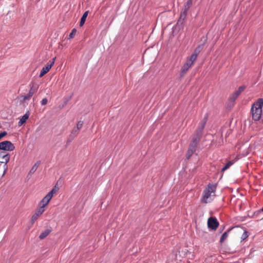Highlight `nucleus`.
<instances>
[{
  "label": "nucleus",
  "mask_w": 263,
  "mask_h": 263,
  "mask_svg": "<svg viewBox=\"0 0 263 263\" xmlns=\"http://www.w3.org/2000/svg\"><path fill=\"white\" fill-rule=\"evenodd\" d=\"M88 13H89V11H86L83 14V15L81 18V20H80V26L82 27L84 24Z\"/></svg>",
  "instance_id": "nucleus-15"
},
{
  "label": "nucleus",
  "mask_w": 263,
  "mask_h": 263,
  "mask_svg": "<svg viewBox=\"0 0 263 263\" xmlns=\"http://www.w3.org/2000/svg\"><path fill=\"white\" fill-rule=\"evenodd\" d=\"M3 153V152H1V153H0V156H3V154H2Z\"/></svg>",
  "instance_id": "nucleus-33"
},
{
  "label": "nucleus",
  "mask_w": 263,
  "mask_h": 263,
  "mask_svg": "<svg viewBox=\"0 0 263 263\" xmlns=\"http://www.w3.org/2000/svg\"><path fill=\"white\" fill-rule=\"evenodd\" d=\"M219 224V222L214 217H211L208 220V228L212 230H216Z\"/></svg>",
  "instance_id": "nucleus-8"
},
{
  "label": "nucleus",
  "mask_w": 263,
  "mask_h": 263,
  "mask_svg": "<svg viewBox=\"0 0 263 263\" xmlns=\"http://www.w3.org/2000/svg\"><path fill=\"white\" fill-rule=\"evenodd\" d=\"M195 61V60H194L193 59L191 58L190 57L187 58L186 62L183 65V66L181 70V71H180V75L181 77H182L185 75V74L187 72L188 70L193 65Z\"/></svg>",
  "instance_id": "nucleus-4"
},
{
  "label": "nucleus",
  "mask_w": 263,
  "mask_h": 263,
  "mask_svg": "<svg viewBox=\"0 0 263 263\" xmlns=\"http://www.w3.org/2000/svg\"><path fill=\"white\" fill-rule=\"evenodd\" d=\"M234 162L230 161H229L221 169L222 172H224L226 170H227L230 166H231L232 164H233Z\"/></svg>",
  "instance_id": "nucleus-22"
},
{
  "label": "nucleus",
  "mask_w": 263,
  "mask_h": 263,
  "mask_svg": "<svg viewBox=\"0 0 263 263\" xmlns=\"http://www.w3.org/2000/svg\"><path fill=\"white\" fill-rule=\"evenodd\" d=\"M263 99H259L252 106V118L255 121L259 120L261 116Z\"/></svg>",
  "instance_id": "nucleus-2"
},
{
  "label": "nucleus",
  "mask_w": 263,
  "mask_h": 263,
  "mask_svg": "<svg viewBox=\"0 0 263 263\" xmlns=\"http://www.w3.org/2000/svg\"><path fill=\"white\" fill-rule=\"evenodd\" d=\"M44 211H45L44 208L41 206V207L40 208L39 210L35 213L36 214L39 215V216H40L44 213Z\"/></svg>",
  "instance_id": "nucleus-25"
},
{
  "label": "nucleus",
  "mask_w": 263,
  "mask_h": 263,
  "mask_svg": "<svg viewBox=\"0 0 263 263\" xmlns=\"http://www.w3.org/2000/svg\"><path fill=\"white\" fill-rule=\"evenodd\" d=\"M58 188L55 186L47 194V195L52 198L53 194L58 191Z\"/></svg>",
  "instance_id": "nucleus-21"
},
{
  "label": "nucleus",
  "mask_w": 263,
  "mask_h": 263,
  "mask_svg": "<svg viewBox=\"0 0 263 263\" xmlns=\"http://www.w3.org/2000/svg\"><path fill=\"white\" fill-rule=\"evenodd\" d=\"M77 33V29L76 28H73L70 33L69 35V39L73 38Z\"/></svg>",
  "instance_id": "nucleus-23"
},
{
  "label": "nucleus",
  "mask_w": 263,
  "mask_h": 263,
  "mask_svg": "<svg viewBox=\"0 0 263 263\" xmlns=\"http://www.w3.org/2000/svg\"><path fill=\"white\" fill-rule=\"evenodd\" d=\"M51 198L48 197L47 195L42 199L40 202L41 206L43 207L46 206L48 203H49V201L51 200Z\"/></svg>",
  "instance_id": "nucleus-14"
},
{
  "label": "nucleus",
  "mask_w": 263,
  "mask_h": 263,
  "mask_svg": "<svg viewBox=\"0 0 263 263\" xmlns=\"http://www.w3.org/2000/svg\"><path fill=\"white\" fill-rule=\"evenodd\" d=\"M10 156L8 154L4 155L3 156H2L3 161H1L0 163H4L5 164H7L10 160Z\"/></svg>",
  "instance_id": "nucleus-17"
},
{
  "label": "nucleus",
  "mask_w": 263,
  "mask_h": 263,
  "mask_svg": "<svg viewBox=\"0 0 263 263\" xmlns=\"http://www.w3.org/2000/svg\"><path fill=\"white\" fill-rule=\"evenodd\" d=\"M35 91L36 89L33 88V85H32L30 87V89L29 91L28 94L32 97L35 92Z\"/></svg>",
  "instance_id": "nucleus-29"
},
{
  "label": "nucleus",
  "mask_w": 263,
  "mask_h": 263,
  "mask_svg": "<svg viewBox=\"0 0 263 263\" xmlns=\"http://www.w3.org/2000/svg\"><path fill=\"white\" fill-rule=\"evenodd\" d=\"M211 193L210 192V191L209 190L205 189L203 191V192L202 194V198H201L202 201L205 203H208V199L211 197Z\"/></svg>",
  "instance_id": "nucleus-11"
},
{
  "label": "nucleus",
  "mask_w": 263,
  "mask_h": 263,
  "mask_svg": "<svg viewBox=\"0 0 263 263\" xmlns=\"http://www.w3.org/2000/svg\"><path fill=\"white\" fill-rule=\"evenodd\" d=\"M205 189L209 190L211 193H214L216 191V185L215 184L209 183Z\"/></svg>",
  "instance_id": "nucleus-18"
},
{
  "label": "nucleus",
  "mask_w": 263,
  "mask_h": 263,
  "mask_svg": "<svg viewBox=\"0 0 263 263\" xmlns=\"http://www.w3.org/2000/svg\"><path fill=\"white\" fill-rule=\"evenodd\" d=\"M14 149L15 146L10 141H4L0 142V150L13 151Z\"/></svg>",
  "instance_id": "nucleus-6"
},
{
  "label": "nucleus",
  "mask_w": 263,
  "mask_h": 263,
  "mask_svg": "<svg viewBox=\"0 0 263 263\" xmlns=\"http://www.w3.org/2000/svg\"><path fill=\"white\" fill-rule=\"evenodd\" d=\"M231 229H229L227 232H225L222 234L219 241L220 243L223 242L227 239L228 236V233L231 231Z\"/></svg>",
  "instance_id": "nucleus-19"
},
{
  "label": "nucleus",
  "mask_w": 263,
  "mask_h": 263,
  "mask_svg": "<svg viewBox=\"0 0 263 263\" xmlns=\"http://www.w3.org/2000/svg\"><path fill=\"white\" fill-rule=\"evenodd\" d=\"M51 232V230L49 229H46L44 232H42L39 236L40 239H43L46 237Z\"/></svg>",
  "instance_id": "nucleus-16"
},
{
  "label": "nucleus",
  "mask_w": 263,
  "mask_h": 263,
  "mask_svg": "<svg viewBox=\"0 0 263 263\" xmlns=\"http://www.w3.org/2000/svg\"><path fill=\"white\" fill-rule=\"evenodd\" d=\"M30 115V112L29 111H27L25 115H24L21 118L20 121L18 122V125L19 126H22L24 123H25L27 120L29 118Z\"/></svg>",
  "instance_id": "nucleus-12"
},
{
  "label": "nucleus",
  "mask_w": 263,
  "mask_h": 263,
  "mask_svg": "<svg viewBox=\"0 0 263 263\" xmlns=\"http://www.w3.org/2000/svg\"><path fill=\"white\" fill-rule=\"evenodd\" d=\"M32 97L28 93L27 95L21 96L19 97L20 102L23 103L27 100H29Z\"/></svg>",
  "instance_id": "nucleus-20"
},
{
  "label": "nucleus",
  "mask_w": 263,
  "mask_h": 263,
  "mask_svg": "<svg viewBox=\"0 0 263 263\" xmlns=\"http://www.w3.org/2000/svg\"><path fill=\"white\" fill-rule=\"evenodd\" d=\"M56 58L54 57L51 60H50L47 64L42 68L41 72L39 75L40 78L43 77L46 73H47L51 68L53 66L54 64Z\"/></svg>",
  "instance_id": "nucleus-7"
},
{
  "label": "nucleus",
  "mask_w": 263,
  "mask_h": 263,
  "mask_svg": "<svg viewBox=\"0 0 263 263\" xmlns=\"http://www.w3.org/2000/svg\"><path fill=\"white\" fill-rule=\"evenodd\" d=\"M76 137L73 135H72L71 134H70L69 136H68V138H67V143H70Z\"/></svg>",
  "instance_id": "nucleus-26"
},
{
  "label": "nucleus",
  "mask_w": 263,
  "mask_h": 263,
  "mask_svg": "<svg viewBox=\"0 0 263 263\" xmlns=\"http://www.w3.org/2000/svg\"><path fill=\"white\" fill-rule=\"evenodd\" d=\"M193 0H187L184 4L183 8L181 12L180 20H184L187 15V13L190 7L192 6Z\"/></svg>",
  "instance_id": "nucleus-5"
},
{
  "label": "nucleus",
  "mask_w": 263,
  "mask_h": 263,
  "mask_svg": "<svg viewBox=\"0 0 263 263\" xmlns=\"http://www.w3.org/2000/svg\"><path fill=\"white\" fill-rule=\"evenodd\" d=\"M39 217V215L36 214V213L33 214L31 218L32 223H33L35 222V221Z\"/></svg>",
  "instance_id": "nucleus-30"
},
{
  "label": "nucleus",
  "mask_w": 263,
  "mask_h": 263,
  "mask_svg": "<svg viewBox=\"0 0 263 263\" xmlns=\"http://www.w3.org/2000/svg\"><path fill=\"white\" fill-rule=\"evenodd\" d=\"M197 146L192 144H190L189 149L186 153V158L189 159L192 155L195 152Z\"/></svg>",
  "instance_id": "nucleus-10"
},
{
  "label": "nucleus",
  "mask_w": 263,
  "mask_h": 263,
  "mask_svg": "<svg viewBox=\"0 0 263 263\" xmlns=\"http://www.w3.org/2000/svg\"><path fill=\"white\" fill-rule=\"evenodd\" d=\"M83 124V121H79L77 124V127L75 128L78 129V130H80L82 128Z\"/></svg>",
  "instance_id": "nucleus-28"
},
{
  "label": "nucleus",
  "mask_w": 263,
  "mask_h": 263,
  "mask_svg": "<svg viewBox=\"0 0 263 263\" xmlns=\"http://www.w3.org/2000/svg\"><path fill=\"white\" fill-rule=\"evenodd\" d=\"M76 137L73 135H72L71 134H70L69 136H68V138H67V143H70Z\"/></svg>",
  "instance_id": "nucleus-27"
},
{
  "label": "nucleus",
  "mask_w": 263,
  "mask_h": 263,
  "mask_svg": "<svg viewBox=\"0 0 263 263\" xmlns=\"http://www.w3.org/2000/svg\"><path fill=\"white\" fill-rule=\"evenodd\" d=\"M247 233H248V232L246 231H245L243 233L242 236H241L242 240H245L246 238H247L248 237Z\"/></svg>",
  "instance_id": "nucleus-32"
},
{
  "label": "nucleus",
  "mask_w": 263,
  "mask_h": 263,
  "mask_svg": "<svg viewBox=\"0 0 263 263\" xmlns=\"http://www.w3.org/2000/svg\"><path fill=\"white\" fill-rule=\"evenodd\" d=\"M260 211L261 212H263V207L261 208V209L260 210Z\"/></svg>",
  "instance_id": "nucleus-34"
},
{
  "label": "nucleus",
  "mask_w": 263,
  "mask_h": 263,
  "mask_svg": "<svg viewBox=\"0 0 263 263\" xmlns=\"http://www.w3.org/2000/svg\"><path fill=\"white\" fill-rule=\"evenodd\" d=\"M47 103H48V99L46 98H43L41 102L42 105H45L47 104Z\"/></svg>",
  "instance_id": "nucleus-31"
},
{
  "label": "nucleus",
  "mask_w": 263,
  "mask_h": 263,
  "mask_svg": "<svg viewBox=\"0 0 263 263\" xmlns=\"http://www.w3.org/2000/svg\"><path fill=\"white\" fill-rule=\"evenodd\" d=\"M70 134L77 137L79 134V130L76 128H73Z\"/></svg>",
  "instance_id": "nucleus-24"
},
{
  "label": "nucleus",
  "mask_w": 263,
  "mask_h": 263,
  "mask_svg": "<svg viewBox=\"0 0 263 263\" xmlns=\"http://www.w3.org/2000/svg\"><path fill=\"white\" fill-rule=\"evenodd\" d=\"M41 163V161H37L33 165V166L31 167V170H30L28 174V177L29 176H31L32 174H33L36 171V170L37 169L39 165Z\"/></svg>",
  "instance_id": "nucleus-13"
},
{
  "label": "nucleus",
  "mask_w": 263,
  "mask_h": 263,
  "mask_svg": "<svg viewBox=\"0 0 263 263\" xmlns=\"http://www.w3.org/2000/svg\"><path fill=\"white\" fill-rule=\"evenodd\" d=\"M204 43H203L202 44L198 45L194 50V52L191 54V55L190 57L191 58L193 59L195 61L197 59V56L199 54V53L201 52V51L202 50L203 48Z\"/></svg>",
  "instance_id": "nucleus-9"
},
{
  "label": "nucleus",
  "mask_w": 263,
  "mask_h": 263,
  "mask_svg": "<svg viewBox=\"0 0 263 263\" xmlns=\"http://www.w3.org/2000/svg\"><path fill=\"white\" fill-rule=\"evenodd\" d=\"M245 89V86H240L237 90L230 95L228 99V103L230 104V106H234L235 100Z\"/></svg>",
  "instance_id": "nucleus-3"
},
{
  "label": "nucleus",
  "mask_w": 263,
  "mask_h": 263,
  "mask_svg": "<svg viewBox=\"0 0 263 263\" xmlns=\"http://www.w3.org/2000/svg\"><path fill=\"white\" fill-rule=\"evenodd\" d=\"M208 120V116L204 117L202 121L200 122L199 126L196 130L194 137L190 143L191 144L197 146L203 134V129Z\"/></svg>",
  "instance_id": "nucleus-1"
}]
</instances>
